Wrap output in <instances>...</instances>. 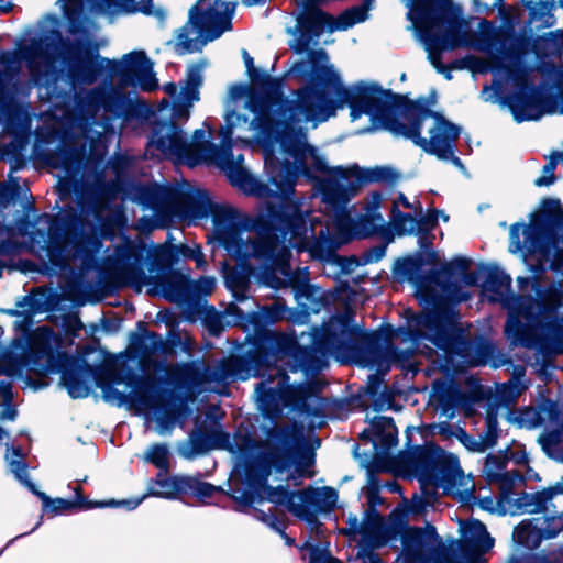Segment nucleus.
<instances>
[{
    "label": "nucleus",
    "instance_id": "f257e3e1",
    "mask_svg": "<svg viewBox=\"0 0 563 563\" xmlns=\"http://www.w3.org/2000/svg\"><path fill=\"white\" fill-rule=\"evenodd\" d=\"M66 20L67 37L59 31L46 32L38 41H33L22 51L23 58L36 84L47 81L53 75L54 65L47 49L59 45V55L67 63V76L74 87L93 85L102 73L118 79V86H97L86 90L85 104L95 110H103L124 124L146 117L147 106L133 98L125 88L151 92L158 89V80L153 63L144 51L124 54L121 59L101 56L96 33L99 29L91 16L89 7L107 14L143 13L163 21L166 16L162 8L154 9L153 0H60Z\"/></svg>",
    "mask_w": 563,
    "mask_h": 563
},
{
    "label": "nucleus",
    "instance_id": "f03ea898",
    "mask_svg": "<svg viewBox=\"0 0 563 563\" xmlns=\"http://www.w3.org/2000/svg\"><path fill=\"white\" fill-rule=\"evenodd\" d=\"M288 75L307 81L292 93V99L285 97L284 79L265 77V92L251 100V108L256 112L254 123L264 132H275L284 153L292 158V162L265 159L269 181L275 187V190L269 188L268 197H278L282 202L292 200L300 175L308 178L327 175L325 179H330L336 168L330 167L325 156L308 143L307 129L301 124L312 123L317 128L345 106L351 109V120L356 121L364 114L361 110L369 108L364 97L366 82L345 87L340 74L329 65L324 49L310 51L306 59L292 65ZM317 188L320 192L319 185Z\"/></svg>",
    "mask_w": 563,
    "mask_h": 563
},
{
    "label": "nucleus",
    "instance_id": "7ed1b4c3",
    "mask_svg": "<svg viewBox=\"0 0 563 563\" xmlns=\"http://www.w3.org/2000/svg\"><path fill=\"white\" fill-rule=\"evenodd\" d=\"M46 137L58 139L56 148H45L43 141H37L34 155L66 174L62 186L74 188L78 212L64 210L59 220L47 213L38 216L30 241L54 271H70L73 261L80 274H87L96 268L102 239L111 233V205L119 195L117 180H107L100 168L107 153L104 135L92 133L85 123L51 131Z\"/></svg>",
    "mask_w": 563,
    "mask_h": 563
},
{
    "label": "nucleus",
    "instance_id": "20e7f679",
    "mask_svg": "<svg viewBox=\"0 0 563 563\" xmlns=\"http://www.w3.org/2000/svg\"><path fill=\"white\" fill-rule=\"evenodd\" d=\"M457 320L459 316L452 310L412 316L406 328L398 329V333L411 342V349L399 350L390 343L383 346L380 335L356 325L353 310L346 308L316 330L311 346H301L297 342V372H303L307 377L317 375L328 366L330 355L342 361L354 360L378 371H387L391 365L405 367L415 350L422 344L429 347L430 343L443 372L462 373L470 367L489 364L499 368L510 364L512 371L508 382L530 384L525 380L523 365H514L492 341L464 338L457 329Z\"/></svg>",
    "mask_w": 563,
    "mask_h": 563
},
{
    "label": "nucleus",
    "instance_id": "39448f33",
    "mask_svg": "<svg viewBox=\"0 0 563 563\" xmlns=\"http://www.w3.org/2000/svg\"><path fill=\"white\" fill-rule=\"evenodd\" d=\"M60 338L51 328L40 327L32 338L30 360L46 373H59L62 384L71 398L87 397L90 391L87 380L93 376L107 402L119 407L129 404L142 411H152L157 433L170 434L176 424V411L152 378L133 374L123 377L109 372L106 380L101 375H96L93 367L85 360L60 351Z\"/></svg>",
    "mask_w": 563,
    "mask_h": 563
},
{
    "label": "nucleus",
    "instance_id": "423d86ee",
    "mask_svg": "<svg viewBox=\"0 0 563 563\" xmlns=\"http://www.w3.org/2000/svg\"><path fill=\"white\" fill-rule=\"evenodd\" d=\"M189 387L219 395L228 394V385L235 380L263 376L255 385V394L263 413L272 419L279 417L284 409L292 406L307 416H319L324 400L320 397L321 384L314 379L290 384L286 369L274 367L268 375L260 373L255 355L229 356L209 364L202 362L186 364L181 371Z\"/></svg>",
    "mask_w": 563,
    "mask_h": 563
},
{
    "label": "nucleus",
    "instance_id": "0eeeda50",
    "mask_svg": "<svg viewBox=\"0 0 563 563\" xmlns=\"http://www.w3.org/2000/svg\"><path fill=\"white\" fill-rule=\"evenodd\" d=\"M369 108L361 110L371 117L373 128L384 129L396 136L410 140L427 154L445 158L452 154L461 134V126L433 111L435 96L405 102L400 95L383 89L376 82H366Z\"/></svg>",
    "mask_w": 563,
    "mask_h": 563
},
{
    "label": "nucleus",
    "instance_id": "6e6552de",
    "mask_svg": "<svg viewBox=\"0 0 563 563\" xmlns=\"http://www.w3.org/2000/svg\"><path fill=\"white\" fill-rule=\"evenodd\" d=\"M175 200L173 219L179 218L191 223L211 216L213 234L219 244L231 257L242 261L250 258L272 225H289L286 218L294 214V207H288L279 212L271 211L268 216L260 213L246 221L233 207L214 203L206 190L194 187L177 188Z\"/></svg>",
    "mask_w": 563,
    "mask_h": 563
},
{
    "label": "nucleus",
    "instance_id": "1a4fd4ad",
    "mask_svg": "<svg viewBox=\"0 0 563 563\" xmlns=\"http://www.w3.org/2000/svg\"><path fill=\"white\" fill-rule=\"evenodd\" d=\"M511 277L498 266L485 269L483 290L508 311L505 335L512 346L536 350L544 360L560 352L563 327L543 300L511 291Z\"/></svg>",
    "mask_w": 563,
    "mask_h": 563
},
{
    "label": "nucleus",
    "instance_id": "9d476101",
    "mask_svg": "<svg viewBox=\"0 0 563 563\" xmlns=\"http://www.w3.org/2000/svg\"><path fill=\"white\" fill-rule=\"evenodd\" d=\"M273 444H265L252 438L243 439L244 450L238 457L236 468L243 467L245 483L249 489L232 487L228 495L238 503L236 509L243 511L250 508L256 495L263 493L262 498L267 500V485L272 468L284 471L300 451L305 443L301 429L296 426H286L272 429L268 432Z\"/></svg>",
    "mask_w": 563,
    "mask_h": 563
},
{
    "label": "nucleus",
    "instance_id": "9b49d317",
    "mask_svg": "<svg viewBox=\"0 0 563 563\" xmlns=\"http://www.w3.org/2000/svg\"><path fill=\"white\" fill-rule=\"evenodd\" d=\"M462 7L453 9V16L448 19V26L438 34L434 27L438 25V19L426 8L416 7L409 10L407 18L412 23V29L419 41L423 44L428 53V59L438 73L445 79H452V64L442 63V54L452 52L456 48H472L482 53L497 52L499 47L497 42V26L493 22L482 19L479 31L472 32L468 21L463 16Z\"/></svg>",
    "mask_w": 563,
    "mask_h": 563
},
{
    "label": "nucleus",
    "instance_id": "f8f14e48",
    "mask_svg": "<svg viewBox=\"0 0 563 563\" xmlns=\"http://www.w3.org/2000/svg\"><path fill=\"white\" fill-rule=\"evenodd\" d=\"M146 247L142 242L126 240L117 245L113 253L106 257L104 265L111 277L122 286H130L136 291L147 288L151 296L180 303H190L189 279L177 271L161 268L155 275L144 271Z\"/></svg>",
    "mask_w": 563,
    "mask_h": 563
},
{
    "label": "nucleus",
    "instance_id": "ddd939ff",
    "mask_svg": "<svg viewBox=\"0 0 563 563\" xmlns=\"http://www.w3.org/2000/svg\"><path fill=\"white\" fill-rule=\"evenodd\" d=\"M268 235L250 257L261 261L256 275L265 286L280 289L291 287L298 305L306 314L318 313L329 306L324 291L309 283V267L291 269L289 245L285 241H269Z\"/></svg>",
    "mask_w": 563,
    "mask_h": 563
},
{
    "label": "nucleus",
    "instance_id": "4468645a",
    "mask_svg": "<svg viewBox=\"0 0 563 563\" xmlns=\"http://www.w3.org/2000/svg\"><path fill=\"white\" fill-rule=\"evenodd\" d=\"M294 207V214L287 217L289 225L271 227L269 241H285L291 249L299 252L307 250L313 260L324 263L342 265L344 257L338 255V249L345 242L340 236L330 233L329 227L321 229L314 236V227L311 218V207L305 198L280 202L278 206L268 205L262 216H268L271 211L279 212L284 208Z\"/></svg>",
    "mask_w": 563,
    "mask_h": 563
},
{
    "label": "nucleus",
    "instance_id": "2eb2a0df",
    "mask_svg": "<svg viewBox=\"0 0 563 563\" xmlns=\"http://www.w3.org/2000/svg\"><path fill=\"white\" fill-rule=\"evenodd\" d=\"M400 178V174L389 166H376L374 168H361L336 166L333 177L319 184L321 201L327 213H330L338 228L345 227L351 218L347 205L357 190L371 183L394 185Z\"/></svg>",
    "mask_w": 563,
    "mask_h": 563
},
{
    "label": "nucleus",
    "instance_id": "dca6fc26",
    "mask_svg": "<svg viewBox=\"0 0 563 563\" xmlns=\"http://www.w3.org/2000/svg\"><path fill=\"white\" fill-rule=\"evenodd\" d=\"M228 150H219L214 143H208L201 153H195L186 132L175 122L154 121L147 137L145 155L150 158L169 159L176 164L195 167L199 164H223Z\"/></svg>",
    "mask_w": 563,
    "mask_h": 563
},
{
    "label": "nucleus",
    "instance_id": "f3484780",
    "mask_svg": "<svg viewBox=\"0 0 563 563\" xmlns=\"http://www.w3.org/2000/svg\"><path fill=\"white\" fill-rule=\"evenodd\" d=\"M507 464L506 456L489 454L483 470L489 483L499 485L498 505L500 508L511 515L540 512H544L542 517L555 515L550 511V506L558 490L547 488L531 494H516L514 489L521 486L525 478L518 470H507Z\"/></svg>",
    "mask_w": 563,
    "mask_h": 563
},
{
    "label": "nucleus",
    "instance_id": "a211bd4d",
    "mask_svg": "<svg viewBox=\"0 0 563 563\" xmlns=\"http://www.w3.org/2000/svg\"><path fill=\"white\" fill-rule=\"evenodd\" d=\"M235 4L221 0H199L190 10L188 22L179 30L175 51L178 55L201 52L232 27Z\"/></svg>",
    "mask_w": 563,
    "mask_h": 563
},
{
    "label": "nucleus",
    "instance_id": "6ab92c4d",
    "mask_svg": "<svg viewBox=\"0 0 563 563\" xmlns=\"http://www.w3.org/2000/svg\"><path fill=\"white\" fill-rule=\"evenodd\" d=\"M273 78L269 75H263L260 80H257V89L254 91H251L249 95V99L246 102V108L254 113V118L252 121H249V118L244 114H239L235 111H229L225 117L224 121L225 124L220 129V137H221V145H218L219 150H228V157H225L224 161L228 162V166L230 168H227L223 164H216L217 167H219L222 172L225 173L227 177L229 178L232 186L236 187L241 191H243L245 195L254 196L257 198H265L268 196L269 187L267 185L262 184L260 180H257L244 166L243 155H238L236 157L233 155L232 147H233V131L236 126L240 125H247L249 130H255L261 132L264 135H274L276 137L275 132H264L262 131L254 121L256 120V112L253 111L251 108V100L255 95L264 93L265 87H264V78Z\"/></svg>",
    "mask_w": 563,
    "mask_h": 563
},
{
    "label": "nucleus",
    "instance_id": "aec40b11",
    "mask_svg": "<svg viewBox=\"0 0 563 563\" xmlns=\"http://www.w3.org/2000/svg\"><path fill=\"white\" fill-rule=\"evenodd\" d=\"M267 500L284 507L294 516L313 523L317 521V512H329L334 509L338 503V492L329 486L308 487L299 492L277 486L267 488Z\"/></svg>",
    "mask_w": 563,
    "mask_h": 563
},
{
    "label": "nucleus",
    "instance_id": "412c9836",
    "mask_svg": "<svg viewBox=\"0 0 563 563\" xmlns=\"http://www.w3.org/2000/svg\"><path fill=\"white\" fill-rule=\"evenodd\" d=\"M514 65L505 66L509 80L516 87V91L507 97L508 104L516 122L538 121L553 109L549 108L548 97L529 79V71L522 62H512Z\"/></svg>",
    "mask_w": 563,
    "mask_h": 563
},
{
    "label": "nucleus",
    "instance_id": "4be33fe9",
    "mask_svg": "<svg viewBox=\"0 0 563 563\" xmlns=\"http://www.w3.org/2000/svg\"><path fill=\"white\" fill-rule=\"evenodd\" d=\"M219 490H221L220 487L202 482L195 476H167L166 472H159L156 478L150 479L145 495L140 498L119 500L117 501V507H125L129 510H133L147 496L176 499L181 495H192L199 498H208Z\"/></svg>",
    "mask_w": 563,
    "mask_h": 563
},
{
    "label": "nucleus",
    "instance_id": "5701e85b",
    "mask_svg": "<svg viewBox=\"0 0 563 563\" xmlns=\"http://www.w3.org/2000/svg\"><path fill=\"white\" fill-rule=\"evenodd\" d=\"M399 540L402 547L401 554L410 563H460L443 544L433 526L407 527L402 521Z\"/></svg>",
    "mask_w": 563,
    "mask_h": 563
},
{
    "label": "nucleus",
    "instance_id": "b1692460",
    "mask_svg": "<svg viewBox=\"0 0 563 563\" xmlns=\"http://www.w3.org/2000/svg\"><path fill=\"white\" fill-rule=\"evenodd\" d=\"M411 462L413 470L424 479L442 484H455L463 472L459 459L437 445L417 448Z\"/></svg>",
    "mask_w": 563,
    "mask_h": 563
},
{
    "label": "nucleus",
    "instance_id": "393cba45",
    "mask_svg": "<svg viewBox=\"0 0 563 563\" xmlns=\"http://www.w3.org/2000/svg\"><path fill=\"white\" fill-rule=\"evenodd\" d=\"M497 42L499 45L497 53L509 62L520 63L529 53L540 56L544 44H558L563 40V30L537 36L517 34L512 27H497Z\"/></svg>",
    "mask_w": 563,
    "mask_h": 563
},
{
    "label": "nucleus",
    "instance_id": "a878e982",
    "mask_svg": "<svg viewBox=\"0 0 563 563\" xmlns=\"http://www.w3.org/2000/svg\"><path fill=\"white\" fill-rule=\"evenodd\" d=\"M247 437L239 435L232 440L230 433L223 431L221 426L213 424L208 430L192 431L189 439L179 445L178 452L188 460L216 449H224L239 455L244 450L243 439Z\"/></svg>",
    "mask_w": 563,
    "mask_h": 563
},
{
    "label": "nucleus",
    "instance_id": "bb28decb",
    "mask_svg": "<svg viewBox=\"0 0 563 563\" xmlns=\"http://www.w3.org/2000/svg\"><path fill=\"white\" fill-rule=\"evenodd\" d=\"M339 18H333L318 8L307 9L297 18V25L295 31H289L294 35L289 47L297 54L305 53L310 44L317 41L324 30L333 32L342 30L338 27Z\"/></svg>",
    "mask_w": 563,
    "mask_h": 563
},
{
    "label": "nucleus",
    "instance_id": "cd10ccee",
    "mask_svg": "<svg viewBox=\"0 0 563 563\" xmlns=\"http://www.w3.org/2000/svg\"><path fill=\"white\" fill-rule=\"evenodd\" d=\"M132 200L152 210L162 225L173 220L177 188L158 184H136L131 188Z\"/></svg>",
    "mask_w": 563,
    "mask_h": 563
},
{
    "label": "nucleus",
    "instance_id": "c85d7f7f",
    "mask_svg": "<svg viewBox=\"0 0 563 563\" xmlns=\"http://www.w3.org/2000/svg\"><path fill=\"white\" fill-rule=\"evenodd\" d=\"M561 531H563V511L559 515L525 519L515 528L512 537L519 545L534 550L543 540L553 539Z\"/></svg>",
    "mask_w": 563,
    "mask_h": 563
},
{
    "label": "nucleus",
    "instance_id": "c756f323",
    "mask_svg": "<svg viewBox=\"0 0 563 563\" xmlns=\"http://www.w3.org/2000/svg\"><path fill=\"white\" fill-rule=\"evenodd\" d=\"M394 512L390 519L385 521L379 512H372V516L363 517L362 520V542L361 549L374 552V549L395 543L399 540V533L402 531V520L394 519Z\"/></svg>",
    "mask_w": 563,
    "mask_h": 563
},
{
    "label": "nucleus",
    "instance_id": "7c9ffc66",
    "mask_svg": "<svg viewBox=\"0 0 563 563\" xmlns=\"http://www.w3.org/2000/svg\"><path fill=\"white\" fill-rule=\"evenodd\" d=\"M434 398L443 415L453 418L459 409L468 406L471 398L454 380H435Z\"/></svg>",
    "mask_w": 563,
    "mask_h": 563
},
{
    "label": "nucleus",
    "instance_id": "2f4dec72",
    "mask_svg": "<svg viewBox=\"0 0 563 563\" xmlns=\"http://www.w3.org/2000/svg\"><path fill=\"white\" fill-rule=\"evenodd\" d=\"M32 493L43 501L44 511L51 512L54 516L65 514L66 511L74 508L92 509L97 507H117V500L114 499L100 503L89 501L85 496H78L74 500L64 498L51 499L45 493L40 492L37 488H35V492Z\"/></svg>",
    "mask_w": 563,
    "mask_h": 563
},
{
    "label": "nucleus",
    "instance_id": "473e14b6",
    "mask_svg": "<svg viewBox=\"0 0 563 563\" xmlns=\"http://www.w3.org/2000/svg\"><path fill=\"white\" fill-rule=\"evenodd\" d=\"M235 260V257H233ZM238 262L241 263V265L244 268L245 274H236L231 273L225 277V284L228 288L232 291L233 297L236 301H243L247 298V291H249V280L247 278L250 276H254L261 282L263 285H265L260 277L256 275L257 272H260L262 267V263L260 260L255 257H250L245 260H238Z\"/></svg>",
    "mask_w": 563,
    "mask_h": 563
},
{
    "label": "nucleus",
    "instance_id": "72a5a7b5",
    "mask_svg": "<svg viewBox=\"0 0 563 563\" xmlns=\"http://www.w3.org/2000/svg\"><path fill=\"white\" fill-rule=\"evenodd\" d=\"M494 547V539L489 536L486 526L478 520L470 522L463 529V540L460 550L472 549L479 554L488 552Z\"/></svg>",
    "mask_w": 563,
    "mask_h": 563
},
{
    "label": "nucleus",
    "instance_id": "f704fd0d",
    "mask_svg": "<svg viewBox=\"0 0 563 563\" xmlns=\"http://www.w3.org/2000/svg\"><path fill=\"white\" fill-rule=\"evenodd\" d=\"M525 7L529 10V18L527 21L529 26L534 25L536 29L541 30L555 25V0H529L525 2Z\"/></svg>",
    "mask_w": 563,
    "mask_h": 563
},
{
    "label": "nucleus",
    "instance_id": "c9c22d12",
    "mask_svg": "<svg viewBox=\"0 0 563 563\" xmlns=\"http://www.w3.org/2000/svg\"><path fill=\"white\" fill-rule=\"evenodd\" d=\"M206 63L192 64L188 67L186 78L180 81V92L178 99L192 106L200 98V87L203 82L202 71Z\"/></svg>",
    "mask_w": 563,
    "mask_h": 563
},
{
    "label": "nucleus",
    "instance_id": "e433bc0d",
    "mask_svg": "<svg viewBox=\"0 0 563 563\" xmlns=\"http://www.w3.org/2000/svg\"><path fill=\"white\" fill-rule=\"evenodd\" d=\"M4 131L14 137H25L31 129V117L18 104H10L3 111Z\"/></svg>",
    "mask_w": 563,
    "mask_h": 563
},
{
    "label": "nucleus",
    "instance_id": "4c0bfd02",
    "mask_svg": "<svg viewBox=\"0 0 563 563\" xmlns=\"http://www.w3.org/2000/svg\"><path fill=\"white\" fill-rule=\"evenodd\" d=\"M5 460L9 464L10 471L14 474L16 479L27 487L30 492H35L36 486L29 479L27 465L24 461L21 448L7 445Z\"/></svg>",
    "mask_w": 563,
    "mask_h": 563
},
{
    "label": "nucleus",
    "instance_id": "58836bf2",
    "mask_svg": "<svg viewBox=\"0 0 563 563\" xmlns=\"http://www.w3.org/2000/svg\"><path fill=\"white\" fill-rule=\"evenodd\" d=\"M398 202L401 203L405 208L411 209L412 205L409 202L407 197L400 192L398 198L393 203L391 208V221L397 231L400 233H411L416 230L417 220L410 213H405L398 209Z\"/></svg>",
    "mask_w": 563,
    "mask_h": 563
},
{
    "label": "nucleus",
    "instance_id": "ea45409f",
    "mask_svg": "<svg viewBox=\"0 0 563 563\" xmlns=\"http://www.w3.org/2000/svg\"><path fill=\"white\" fill-rule=\"evenodd\" d=\"M380 483L378 477L369 473L367 485L363 488L364 496L367 501V508L364 511V517L372 516V512H378L377 507L384 504V499L379 495Z\"/></svg>",
    "mask_w": 563,
    "mask_h": 563
},
{
    "label": "nucleus",
    "instance_id": "a19ab883",
    "mask_svg": "<svg viewBox=\"0 0 563 563\" xmlns=\"http://www.w3.org/2000/svg\"><path fill=\"white\" fill-rule=\"evenodd\" d=\"M548 163L543 166V175L534 179L533 184L537 187H549L556 180L555 169L560 162H563V153L560 151H553L550 155L544 156Z\"/></svg>",
    "mask_w": 563,
    "mask_h": 563
},
{
    "label": "nucleus",
    "instance_id": "79ce46f5",
    "mask_svg": "<svg viewBox=\"0 0 563 563\" xmlns=\"http://www.w3.org/2000/svg\"><path fill=\"white\" fill-rule=\"evenodd\" d=\"M500 429L498 427V415L497 410L490 408L485 417V426L483 431L478 434L481 440L487 449L493 448L499 438Z\"/></svg>",
    "mask_w": 563,
    "mask_h": 563
},
{
    "label": "nucleus",
    "instance_id": "37998d69",
    "mask_svg": "<svg viewBox=\"0 0 563 563\" xmlns=\"http://www.w3.org/2000/svg\"><path fill=\"white\" fill-rule=\"evenodd\" d=\"M285 313L286 309L284 306L273 303L271 306L262 307L260 311L252 316V319L257 325H268L284 319Z\"/></svg>",
    "mask_w": 563,
    "mask_h": 563
},
{
    "label": "nucleus",
    "instance_id": "c03bdc74",
    "mask_svg": "<svg viewBox=\"0 0 563 563\" xmlns=\"http://www.w3.org/2000/svg\"><path fill=\"white\" fill-rule=\"evenodd\" d=\"M145 461L161 470L167 472L169 468V451L166 444H153L145 453Z\"/></svg>",
    "mask_w": 563,
    "mask_h": 563
},
{
    "label": "nucleus",
    "instance_id": "a18cd8bd",
    "mask_svg": "<svg viewBox=\"0 0 563 563\" xmlns=\"http://www.w3.org/2000/svg\"><path fill=\"white\" fill-rule=\"evenodd\" d=\"M135 156L122 153H115L109 161L108 167L115 175L117 179L126 176L135 164Z\"/></svg>",
    "mask_w": 563,
    "mask_h": 563
},
{
    "label": "nucleus",
    "instance_id": "49530a36",
    "mask_svg": "<svg viewBox=\"0 0 563 563\" xmlns=\"http://www.w3.org/2000/svg\"><path fill=\"white\" fill-rule=\"evenodd\" d=\"M529 386V383H503L497 387V397L501 402L512 404Z\"/></svg>",
    "mask_w": 563,
    "mask_h": 563
},
{
    "label": "nucleus",
    "instance_id": "de8ad7c7",
    "mask_svg": "<svg viewBox=\"0 0 563 563\" xmlns=\"http://www.w3.org/2000/svg\"><path fill=\"white\" fill-rule=\"evenodd\" d=\"M190 303L199 300L201 297L211 295L216 287V279L211 276H203L197 280L189 279Z\"/></svg>",
    "mask_w": 563,
    "mask_h": 563
},
{
    "label": "nucleus",
    "instance_id": "09e8293b",
    "mask_svg": "<svg viewBox=\"0 0 563 563\" xmlns=\"http://www.w3.org/2000/svg\"><path fill=\"white\" fill-rule=\"evenodd\" d=\"M20 245L12 241H0V277L4 268H14L13 257L20 253Z\"/></svg>",
    "mask_w": 563,
    "mask_h": 563
},
{
    "label": "nucleus",
    "instance_id": "8fccbe9b",
    "mask_svg": "<svg viewBox=\"0 0 563 563\" xmlns=\"http://www.w3.org/2000/svg\"><path fill=\"white\" fill-rule=\"evenodd\" d=\"M454 435L461 441V443L471 452L483 453L487 449V445L483 443L481 438H475L474 435L468 434L464 429L456 427V431Z\"/></svg>",
    "mask_w": 563,
    "mask_h": 563
},
{
    "label": "nucleus",
    "instance_id": "3c124183",
    "mask_svg": "<svg viewBox=\"0 0 563 563\" xmlns=\"http://www.w3.org/2000/svg\"><path fill=\"white\" fill-rule=\"evenodd\" d=\"M542 450L549 455L554 456L561 449V433L550 431L539 438Z\"/></svg>",
    "mask_w": 563,
    "mask_h": 563
},
{
    "label": "nucleus",
    "instance_id": "603ef678",
    "mask_svg": "<svg viewBox=\"0 0 563 563\" xmlns=\"http://www.w3.org/2000/svg\"><path fill=\"white\" fill-rule=\"evenodd\" d=\"M416 7H423L427 9L423 4H412L410 7V10ZM455 7H461L460 4H454L452 0H437L435 8L439 14H435L432 12L429 8L428 10L438 19V23L440 20H443L448 24V19L453 16V9Z\"/></svg>",
    "mask_w": 563,
    "mask_h": 563
},
{
    "label": "nucleus",
    "instance_id": "864d4df0",
    "mask_svg": "<svg viewBox=\"0 0 563 563\" xmlns=\"http://www.w3.org/2000/svg\"><path fill=\"white\" fill-rule=\"evenodd\" d=\"M373 429L378 434V432H386V441L393 442L396 438V427L394 419L390 417H378L373 421Z\"/></svg>",
    "mask_w": 563,
    "mask_h": 563
},
{
    "label": "nucleus",
    "instance_id": "5fc2aeb1",
    "mask_svg": "<svg viewBox=\"0 0 563 563\" xmlns=\"http://www.w3.org/2000/svg\"><path fill=\"white\" fill-rule=\"evenodd\" d=\"M188 102L177 100L172 107L170 120L168 122H175L179 125L181 122H186L190 117V109Z\"/></svg>",
    "mask_w": 563,
    "mask_h": 563
},
{
    "label": "nucleus",
    "instance_id": "6e6d98bb",
    "mask_svg": "<svg viewBox=\"0 0 563 563\" xmlns=\"http://www.w3.org/2000/svg\"><path fill=\"white\" fill-rule=\"evenodd\" d=\"M260 519L277 531L285 539L288 545H292L295 543V540L285 532L284 523L276 516L273 514L261 512Z\"/></svg>",
    "mask_w": 563,
    "mask_h": 563
},
{
    "label": "nucleus",
    "instance_id": "4d7b16f0",
    "mask_svg": "<svg viewBox=\"0 0 563 563\" xmlns=\"http://www.w3.org/2000/svg\"><path fill=\"white\" fill-rule=\"evenodd\" d=\"M468 263L464 257H455L450 263L443 265L440 269L433 273L434 280L439 282L442 275L452 274L453 271L464 272L467 269Z\"/></svg>",
    "mask_w": 563,
    "mask_h": 563
},
{
    "label": "nucleus",
    "instance_id": "13d9d810",
    "mask_svg": "<svg viewBox=\"0 0 563 563\" xmlns=\"http://www.w3.org/2000/svg\"><path fill=\"white\" fill-rule=\"evenodd\" d=\"M519 422L527 428H536L542 423L541 415L538 410L532 408L523 409L519 412Z\"/></svg>",
    "mask_w": 563,
    "mask_h": 563
},
{
    "label": "nucleus",
    "instance_id": "bf43d9fd",
    "mask_svg": "<svg viewBox=\"0 0 563 563\" xmlns=\"http://www.w3.org/2000/svg\"><path fill=\"white\" fill-rule=\"evenodd\" d=\"M451 64L454 69L475 70V69H478L483 65V62L481 58H478L474 55H465L464 57L454 59Z\"/></svg>",
    "mask_w": 563,
    "mask_h": 563
},
{
    "label": "nucleus",
    "instance_id": "052dcab7",
    "mask_svg": "<svg viewBox=\"0 0 563 563\" xmlns=\"http://www.w3.org/2000/svg\"><path fill=\"white\" fill-rule=\"evenodd\" d=\"M210 135H211L210 128H208V131H206L205 129H197L194 132L192 137L189 141L192 144L195 153H201L205 150V146L208 143H211L209 141Z\"/></svg>",
    "mask_w": 563,
    "mask_h": 563
},
{
    "label": "nucleus",
    "instance_id": "680f3d73",
    "mask_svg": "<svg viewBox=\"0 0 563 563\" xmlns=\"http://www.w3.org/2000/svg\"><path fill=\"white\" fill-rule=\"evenodd\" d=\"M386 244H378L365 250L362 254L364 264L377 263L386 255Z\"/></svg>",
    "mask_w": 563,
    "mask_h": 563
},
{
    "label": "nucleus",
    "instance_id": "e2e57ef3",
    "mask_svg": "<svg viewBox=\"0 0 563 563\" xmlns=\"http://www.w3.org/2000/svg\"><path fill=\"white\" fill-rule=\"evenodd\" d=\"M242 55H243L246 70H247L250 77L252 78V80L254 81L255 86L257 87V80H260L264 74H261V75H258V77H256L255 74L257 73V69L254 67L253 57L250 56V54L247 53L246 49H243Z\"/></svg>",
    "mask_w": 563,
    "mask_h": 563
},
{
    "label": "nucleus",
    "instance_id": "0e129e2a",
    "mask_svg": "<svg viewBox=\"0 0 563 563\" xmlns=\"http://www.w3.org/2000/svg\"><path fill=\"white\" fill-rule=\"evenodd\" d=\"M518 286L520 290H523L528 285L532 284V289L537 294L538 297H542V288L541 285L537 280H532L530 277H518L517 278ZM539 300H543L542 298H538Z\"/></svg>",
    "mask_w": 563,
    "mask_h": 563
},
{
    "label": "nucleus",
    "instance_id": "69168bd1",
    "mask_svg": "<svg viewBox=\"0 0 563 563\" xmlns=\"http://www.w3.org/2000/svg\"><path fill=\"white\" fill-rule=\"evenodd\" d=\"M549 108L553 109L550 113L563 114V90L555 97H548Z\"/></svg>",
    "mask_w": 563,
    "mask_h": 563
},
{
    "label": "nucleus",
    "instance_id": "338daca9",
    "mask_svg": "<svg viewBox=\"0 0 563 563\" xmlns=\"http://www.w3.org/2000/svg\"><path fill=\"white\" fill-rule=\"evenodd\" d=\"M540 563H563V547L549 555L539 556Z\"/></svg>",
    "mask_w": 563,
    "mask_h": 563
},
{
    "label": "nucleus",
    "instance_id": "774afa93",
    "mask_svg": "<svg viewBox=\"0 0 563 563\" xmlns=\"http://www.w3.org/2000/svg\"><path fill=\"white\" fill-rule=\"evenodd\" d=\"M357 556L362 560V563H383L374 552L366 551V549H360Z\"/></svg>",
    "mask_w": 563,
    "mask_h": 563
}]
</instances>
